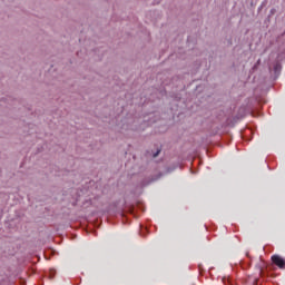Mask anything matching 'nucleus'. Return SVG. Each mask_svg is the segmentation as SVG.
I'll return each mask as SVG.
<instances>
[{
	"mask_svg": "<svg viewBox=\"0 0 285 285\" xmlns=\"http://www.w3.org/2000/svg\"><path fill=\"white\" fill-rule=\"evenodd\" d=\"M50 277L51 278L55 277V274L52 273V271L50 272Z\"/></svg>",
	"mask_w": 285,
	"mask_h": 285,
	"instance_id": "2",
	"label": "nucleus"
},
{
	"mask_svg": "<svg viewBox=\"0 0 285 285\" xmlns=\"http://www.w3.org/2000/svg\"><path fill=\"white\" fill-rule=\"evenodd\" d=\"M272 262L273 264L278 266V268H285V259L282 256L279 255L272 256Z\"/></svg>",
	"mask_w": 285,
	"mask_h": 285,
	"instance_id": "1",
	"label": "nucleus"
}]
</instances>
